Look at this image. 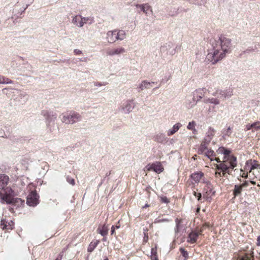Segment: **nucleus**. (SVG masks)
I'll return each instance as SVG.
<instances>
[{
	"label": "nucleus",
	"mask_w": 260,
	"mask_h": 260,
	"mask_svg": "<svg viewBox=\"0 0 260 260\" xmlns=\"http://www.w3.org/2000/svg\"><path fill=\"white\" fill-rule=\"evenodd\" d=\"M213 50L207 55V59L213 64L224 58L231 52V40L221 35L212 43Z\"/></svg>",
	"instance_id": "nucleus-1"
},
{
	"label": "nucleus",
	"mask_w": 260,
	"mask_h": 260,
	"mask_svg": "<svg viewBox=\"0 0 260 260\" xmlns=\"http://www.w3.org/2000/svg\"><path fill=\"white\" fill-rule=\"evenodd\" d=\"M218 164L215 165L216 172L215 177L220 178L226 177V174L231 175L233 170L237 165L232 164L218 162Z\"/></svg>",
	"instance_id": "nucleus-2"
},
{
	"label": "nucleus",
	"mask_w": 260,
	"mask_h": 260,
	"mask_svg": "<svg viewBox=\"0 0 260 260\" xmlns=\"http://www.w3.org/2000/svg\"><path fill=\"white\" fill-rule=\"evenodd\" d=\"M9 178L5 174H0V197L1 200L3 199H7L6 196L10 194L12 189L8 186Z\"/></svg>",
	"instance_id": "nucleus-3"
},
{
	"label": "nucleus",
	"mask_w": 260,
	"mask_h": 260,
	"mask_svg": "<svg viewBox=\"0 0 260 260\" xmlns=\"http://www.w3.org/2000/svg\"><path fill=\"white\" fill-rule=\"evenodd\" d=\"M209 144L202 142L198 149L199 154H203L208 157L211 161L216 160L217 162L220 161L219 157H216L215 153L211 148L208 147Z\"/></svg>",
	"instance_id": "nucleus-4"
},
{
	"label": "nucleus",
	"mask_w": 260,
	"mask_h": 260,
	"mask_svg": "<svg viewBox=\"0 0 260 260\" xmlns=\"http://www.w3.org/2000/svg\"><path fill=\"white\" fill-rule=\"evenodd\" d=\"M217 153L224 155L222 160H220L219 162L237 165V158L234 155L231 154V151L230 150L223 147H220L217 150Z\"/></svg>",
	"instance_id": "nucleus-5"
},
{
	"label": "nucleus",
	"mask_w": 260,
	"mask_h": 260,
	"mask_svg": "<svg viewBox=\"0 0 260 260\" xmlns=\"http://www.w3.org/2000/svg\"><path fill=\"white\" fill-rule=\"evenodd\" d=\"M61 116L62 122L68 124H73L81 120V115L74 111L63 113Z\"/></svg>",
	"instance_id": "nucleus-6"
},
{
	"label": "nucleus",
	"mask_w": 260,
	"mask_h": 260,
	"mask_svg": "<svg viewBox=\"0 0 260 260\" xmlns=\"http://www.w3.org/2000/svg\"><path fill=\"white\" fill-rule=\"evenodd\" d=\"M93 20L89 17H82L81 15H78L74 16L72 22L75 25L78 27H82L84 25L87 23H92Z\"/></svg>",
	"instance_id": "nucleus-7"
},
{
	"label": "nucleus",
	"mask_w": 260,
	"mask_h": 260,
	"mask_svg": "<svg viewBox=\"0 0 260 260\" xmlns=\"http://www.w3.org/2000/svg\"><path fill=\"white\" fill-rule=\"evenodd\" d=\"M13 196L14 191L12 190L10 194H8L6 196L7 199H3L2 202L3 203L6 202L9 204H12L17 207H19L24 203V200H22L21 199L18 198H14Z\"/></svg>",
	"instance_id": "nucleus-8"
},
{
	"label": "nucleus",
	"mask_w": 260,
	"mask_h": 260,
	"mask_svg": "<svg viewBox=\"0 0 260 260\" xmlns=\"http://www.w3.org/2000/svg\"><path fill=\"white\" fill-rule=\"evenodd\" d=\"M135 106L133 100H128L125 101L120 107L121 111L124 114H128L131 112Z\"/></svg>",
	"instance_id": "nucleus-9"
},
{
	"label": "nucleus",
	"mask_w": 260,
	"mask_h": 260,
	"mask_svg": "<svg viewBox=\"0 0 260 260\" xmlns=\"http://www.w3.org/2000/svg\"><path fill=\"white\" fill-rule=\"evenodd\" d=\"M145 171H153L156 173L159 174L164 171V168L160 162L157 161L152 164L147 165L145 168Z\"/></svg>",
	"instance_id": "nucleus-10"
},
{
	"label": "nucleus",
	"mask_w": 260,
	"mask_h": 260,
	"mask_svg": "<svg viewBox=\"0 0 260 260\" xmlns=\"http://www.w3.org/2000/svg\"><path fill=\"white\" fill-rule=\"evenodd\" d=\"M39 198L36 191H31L27 197L26 203L29 206H35L39 204Z\"/></svg>",
	"instance_id": "nucleus-11"
},
{
	"label": "nucleus",
	"mask_w": 260,
	"mask_h": 260,
	"mask_svg": "<svg viewBox=\"0 0 260 260\" xmlns=\"http://www.w3.org/2000/svg\"><path fill=\"white\" fill-rule=\"evenodd\" d=\"M249 185L248 181H245L241 184H236L233 190V194L234 198L241 195L242 189L243 188L247 187Z\"/></svg>",
	"instance_id": "nucleus-12"
},
{
	"label": "nucleus",
	"mask_w": 260,
	"mask_h": 260,
	"mask_svg": "<svg viewBox=\"0 0 260 260\" xmlns=\"http://www.w3.org/2000/svg\"><path fill=\"white\" fill-rule=\"evenodd\" d=\"M125 52V50L122 47H117L108 49L106 51V54L108 56L120 55Z\"/></svg>",
	"instance_id": "nucleus-13"
},
{
	"label": "nucleus",
	"mask_w": 260,
	"mask_h": 260,
	"mask_svg": "<svg viewBox=\"0 0 260 260\" xmlns=\"http://www.w3.org/2000/svg\"><path fill=\"white\" fill-rule=\"evenodd\" d=\"M201 235L202 234H199V231L197 228L195 230L191 231L189 233L187 238V242L191 244L196 243L199 236Z\"/></svg>",
	"instance_id": "nucleus-14"
},
{
	"label": "nucleus",
	"mask_w": 260,
	"mask_h": 260,
	"mask_svg": "<svg viewBox=\"0 0 260 260\" xmlns=\"http://www.w3.org/2000/svg\"><path fill=\"white\" fill-rule=\"evenodd\" d=\"M137 7L140 8L146 16H150L153 13L152 7L148 4L138 5Z\"/></svg>",
	"instance_id": "nucleus-15"
},
{
	"label": "nucleus",
	"mask_w": 260,
	"mask_h": 260,
	"mask_svg": "<svg viewBox=\"0 0 260 260\" xmlns=\"http://www.w3.org/2000/svg\"><path fill=\"white\" fill-rule=\"evenodd\" d=\"M105 40L109 44L116 42L114 29L109 30L106 32Z\"/></svg>",
	"instance_id": "nucleus-16"
},
{
	"label": "nucleus",
	"mask_w": 260,
	"mask_h": 260,
	"mask_svg": "<svg viewBox=\"0 0 260 260\" xmlns=\"http://www.w3.org/2000/svg\"><path fill=\"white\" fill-rule=\"evenodd\" d=\"M215 134V130L213 128L209 127L208 132L206 133V136L204 140L202 142L206 143L209 144L213 137Z\"/></svg>",
	"instance_id": "nucleus-17"
},
{
	"label": "nucleus",
	"mask_w": 260,
	"mask_h": 260,
	"mask_svg": "<svg viewBox=\"0 0 260 260\" xmlns=\"http://www.w3.org/2000/svg\"><path fill=\"white\" fill-rule=\"evenodd\" d=\"M1 226L3 230H12L14 227V223L12 220L7 221L5 219L1 220Z\"/></svg>",
	"instance_id": "nucleus-18"
},
{
	"label": "nucleus",
	"mask_w": 260,
	"mask_h": 260,
	"mask_svg": "<svg viewBox=\"0 0 260 260\" xmlns=\"http://www.w3.org/2000/svg\"><path fill=\"white\" fill-rule=\"evenodd\" d=\"M204 176V174L202 172H195L191 174V179L196 183L201 182Z\"/></svg>",
	"instance_id": "nucleus-19"
},
{
	"label": "nucleus",
	"mask_w": 260,
	"mask_h": 260,
	"mask_svg": "<svg viewBox=\"0 0 260 260\" xmlns=\"http://www.w3.org/2000/svg\"><path fill=\"white\" fill-rule=\"evenodd\" d=\"M154 138V140L158 143H164L166 142L167 139L166 134L161 132L157 133Z\"/></svg>",
	"instance_id": "nucleus-20"
},
{
	"label": "nucleus",
	"mask_w": 260,
	"mask_h": 260,
	"mask_svg": "<svg viewBox=\"0 0 260 260\" xmlns=\"http://www.w3.org/2000/svg\"><path fill=\"white\" fill-rule=\"evenodd\" d=\"M212 185L210 183H207L203 191V197L208 199V196L212 192Z\"/></svg>",
	"instance_id": "nucleus-21"
},
{
	"label": "nucleus",
	"mask_w": 260,
	"mask_h": 260,
	"mask_svg": "<svg viewBox=\"0 0 260 260\" xmlns=\"http://www.w3.org/2000/svg\"><path fill=\"white\" fill-rule=\"evenodd\" d=\"M155 82H149L146 81H143L139 85V88L141 90H143L145 89L150 88L152 87V84H154Z\"/></svg>",
	"instance_id": "nucleus-22"
},
{
	"label": "nucleus",
	"mask_w": 260,
	"mask_h": 260,
	"mask_svg": "<svg viewBox=\"0 0 260 260\" xmlns=\"http://www.w3.org/2000/svg\"><path fill=\"white\" fill-rule=\"evenodd\" d=\"M248 164L251 166L250 169L252 170L254 169H260V164L257 160L254 159H249L248 160Z\"/></svg>",
	"instance_id": "nucleus-23"
},
{
	"label": "nucleus",
	"mask_w": 260,
	"mask_h": 260,
	"mask_svg": "<svg viewBox=\"0 0 260 260\" xmlns=\"http://www.w3.org/2000/svg\"><path fill=\"white\" fill-rule=\"evenodd\" d=\"M236 260H253V256L249 253H244L243 254H239Z\"/></svg>",
	"instance_id": "nucleus-24"
},
{
	"label": "nucleus",
	"mask_w": 260,
	"mask_h": 260,
	"mask_svg": "<svg viewBox=\"0 0 260 260\" xmlns=\"http://www.w3.org/2000/svg\"><path fill=\"white\" fill-rule=\"evenodd\" d=\"M44 116L48 123L54 121L56 118V114L53 113H47L46 114H44Z\"/></svg>",
	"instance_id": "nucleus-25"
},
{
	"label": "nucleus",
	"mask_w": 260,
	"mask_h": 260,
	"mask_svg": "<svg viewBox=\"0 0 260 260\" xmlns=\"http://www.w3.org/2000/svg\"><path fill=\"white\" fill-rule=\"evenodd\" d=\"M117 33L119 36V41H122L125 39L127 37L126 31L123 29H117Z\"/></svg>",
	"instance_id": "nucleus-26"
},
{
	"label": "nucleus",
	"mask_w": 260,
	"mask_h": 260,
	"mask_svg": "<svg viewBox=\"0 0 260 260\" xmlns=\"http://www.w3.org/2000/svg\"><path fill=\"white\" fill-rule=\"evenodd\" d=\"M179 130V123H176L172 128L168 130L167 134L168 136L173 135Z\"/></svg>",
	"instance_id": "nucleus-27"
},
{
	"label": "nucleus",
	"mask_w": 260,
	"mask_h": 260,
	"mask_svg": "<svg viewBox=\"0 0 260 260\" xmlns=\"http://www.w3.org/2000/svg\"><path fill=\"white\" fill-rule=\"evenodd\" d=\"M99 233L103 236H105L108 234L109 228L108 225L104 224L101 229H99Z\"/></svg>",
	"instance_id": "nucleus-28"
},
{
	"label": "nucleus",
	"mask_w": 260,
	"mask_h": 260,
	"mask_svg": "<svg viewBox=\"0 0 260 260\" xmlns=\"http://www.w3.org/2000/svg\"><path fill=\"white\" fill-rule=\"evenodd\" d=\"M213 95L214 96H217L218 98L224 99L226 98V94H225L224 91H220L218 93V91H216L215 93H213Z\"/></svg>",
	"instance_id": "nucleus-29"
},
{
	"label": "nucleus",
	"mask_w": 260,
	"mask_h": 260,
	"mask_svg": "<svg viewBox=\"0 0 260 260\" xmlns=\"http://www.w3.org/2000/svg\"><path fill=\"white\" fill-rule=\"evenodd\" d=\"M99 242L96 241L95 242H92L90 243L88 247V251L89 252H92L94 249L96 247L98 244Z\"/></svg>",
	"instance_id": "nucleus-30"
},
{
	"label": "nucleus",
	"mask_w": 260,
	"mask_h": 260,
	"mask_svg": "<svg viewBox=\"0 0 260 260\" xmlns=\"http://www.w3.org/2000/svg\"><path fill=\"white\" fill-rule=\"evenodd\" d=\"M211 226L212 225L210 224L209 222H205L202 225L201 229L198 230L199 231V234H202L203 232L206 228H210Z\"/></svg>",
	"instance_id": "nucleus-31"
},
{
	"label": "nucleus",
	"mask_w": 260,
	"mask_h": 260,
	"mask_svg": "<svg viewBox=\"0 0 260 260\" xmlns=\"http://www.w3.org/2000/svg\"><path fill=\"white\" fill-rule=\"evenodd\" d=\"M13 81L10 79L0 76V84H11Z\"/></svg>",
	"instance_id": "nucleus-32"
},
{
	"label": "nucleus",
	"mask_w": 260,
	"mask_h": 260,
	"mask_svg": "<svg viewBox=\"0 0 260 260\" xmlns=\"http://www.w3.org/2000/svg\"><path fill=\"white\" fill-rule=\"evenodd\" d=\"M203 89H199L196 90L193 93V98L195 99V96H199V99H198L197 100H199L202 98L203 94L202 93Z\"/></svg>",
	"instance_id": "nucleus-33"
},
{
	"label": "nucleus",
	"mask_w": 260,
	"mask_h": 260,
	"mask_svg": "<svg viewBox=\"0 0 260 260\" xmlns=\"http://www.w3.org/2000/svg\"><path fill=\"white\" fill-rule=\"evenodd\" d=\"M156 248H152L151 249V259L152 260H158L157 256V252H156Z\"/></svg>",
	"instance_id": "nucleus-34"
},
{
	"label": "nucleus",
	"mask_w": 260,
	"mask_h": 260,
	"mask_svg": "<svg viewBox=\"0 0 260 260\" xmlns=\"http://www.w3.org/2000/svg\"><path fill=\"white\" fill-rule=\"evenodd\" d=\"M196 125V124L195 121H192L191 122H190L187 125V128L188 129L192 131L193 133H194V132L196 131V129H195Z\"/></svg>",
	"instance_id": "nucleus-35"
},
{
	"label": "nucleus",
	"mask_w": 260,
	"mask_h": 260,
	"mask_svg": "<svg viewBox=\"0 0 260 260\" xmlns=\"http://www.w3.org/2000/svg\"><path fill=\"white\" fill-rule=\"evenodd\" d=\"M180 252H181V255L184 257V260H187L188 257L187 252L183 248H180Z\"/></svg>",
	"instance_id": "nucleus-36"
},
{
	"label": "nucleus",
	"mask_w": 260,
	"mask_h": 260,
	"mask_svg": "<svg viewBox=\"0 0 260 260\" xmlns=\"http://www.w3.org/2000/svg\"><path fill=\"white\" fill-rule=\"evenodd\" d=\"M251 166L249 164H248V160L246 161L245 163V165L244 168V170L247 173H250L252 172V169H250Z\"/></svg>",
	"instance_id": "nucleus-37"
},
{
	"label": "nucleus",
	"mask_w": 260,
	"mask_h": 260,
	"mask_svg": "<svg viewBox=\"0 0 260 260\" xmlns=\"http://www.w3.org/2000/svg\"><path fill=\"white\" fill-rule=\"evenodd\" d=\"M253 129L254 131H258L260 129V121H256L252 123Z\"/></svg>",
	"instance_id": "nucleus-38"
},
{
	"label": "nucleus",
	"mask_w": 260,
	"mask_h": 260,
	"mask_svg": "<svg viewBox=\"0 0 260 260\" xmlns=\"http://www.w3.org/2000/svg\"><path fill=\"white\" fill-rule=\"evenodd\" d=\"M232 134V128L230 127H229L226 129H225L223 131V134L224 136L230 137Z\"/></svg>",
	"instance_id": "nucleus-39"
},
{
	"label": "nucleus",
	"mask_w": 260,
	"mask_h": 260,
	"mask_svg": "<svg viewBox=\"0 0 260 260\" xmlns=\"http://www.w3.org/2000/svg\"><path fill=\"white\" fill-rule=\"evenodd\" d=\"M208 101L209 103L214 104L215 105H218L219 104V100L216 98L209 99Z\"/></svg>",
	"instance_id": "nucleus-40"
},
{
	"label": "nucleus",
	"mask_w": 260,
	"mask_h": 260,
	"mask_svg": "<svg viewBox=\"0 0 260 260\" xmlns=\"http://www.w3.org/2000/svg\"><path fill=\"white\" fill-rule=\"evenodd\" d=\"M67 181L69 183H70V184H71L72 185H74L75 184V180L73 178H72L70 176L67 177Z\"/></svg>",
	"instance_id": "nucleus-41"
},
{
	"label": "nucleus",
	"mask_w": 260,
	"mask_h": 260,
	"mask_svg": "<svg viewBox=\"0 0 260 260\" xmlns=\"http://www.w3.org/2000/svg\"><path fill=\"white\" fill-rule=\"evenodd\" d=\"M241 171V173H240V176L243 177V178H247L248 177V173H247L245 171H244V170L243 169H241L240 170Z\"/></svg>",
	"instance_id": "nucleus-42"
},
{
	"label": "nucleus",
	"mask_w": 260,
	"mask_h": 260,
	"mask_svg": "<svg viewBox=\"0 0 260 260\" xmlns=\"http://www.w3.org/2000/svg\"><path fill=\"white\" fill-rule=\"evenodd\" d=\"M168 221V220L166 219H160V218H156L155 219L154 223H159V222H165V221Z\"/></svg>",
	"instance_id": "nucleus-43"
},
{
	"label": "nucleus",
	"mask_w": 260,
	"mask_h": 260,
	"mask_svg": "<svg viewBox=\"0 0 260 260\" xmlns=\"http://www.w3.org/2000/svg\"><path fill=\"white\" fill-rule=\"evenodd\" d=\"M193 195L196 197L198 199V200H200L201 199V197H202V194L201 193H198L196 191H193Z\"/></svg>",
	"instance_id": "nucleus-44"
},
{
	"label": "nucleus",
	"mask_w": 260,
	"mask_h": 260,
	"mask_svg": "<svg viewBox=\"0 0 260 260\" xmlns=\"http://www.w3.org/2000/svg\"><path fill=\"white\" fill-rule=\"evenodd\" d=\"M74 53L76 55H81L82 54V51L78 49H75L74 50Z\"/></svg>",
	"instance_id": "nucleus-45"
},
{
	"label": "nucleus",
	"mask_w": 260,
	"mask_h": 260,
	"mask_svg": "<svg viewBox=\"0 0 260 260\" xmlns=\"http://www.w3.org/2000/svg\"><path fill=\"white\" fill-rule=\"evenodd\" d=\"M251 129H253V125L252 124H247L246 126H245V131H249V130H250Z\"/></svg>",
	"instance_id": "nucleus-46"
},
{
	"label": "nucleus",
	"mask_w": 260,
	"mask_h": 260,
	"mask_svg": "<svg viewBox=\"0 0 260 260\" xmlns=\"http://www.w3.org/2000/svg\"><path fill=\"white\" fill-rule=\"evenodd\" d=\"M160 201L165 203H168V200L166 197H160Z\"/></svg>",
	"instance_id": "nucleus-47"
},
{
	"label": "nucleus",
	"mask_w": 260,
	"mask_h": 260,
	"mask_svg": "<svg viewBox=\"0 0 260 260\" xmlns=\"http://www.w3.org/2000/svg\"><path fill=\"white\" fill-rule=\"evenodd\" d=\"M6 136V135L4 131L0 128V137L4 138Z\"/></svg>",
	"instance_id": "nucleus-48"
},
{
	"label": "nucleus",
	"mask_w": 260,
	"mask_h": 260,
	"mask_svg": "<svg viewBox=\"0 0 260 260\" xmlns=\"http://www.w3.org/2000/svg\"><path fill=\"white\" fill-rule=\"evenodd\" d=\"M114 31H115V41H116V42L117 41H119V36H118V35H117L118 33H117V29H114Z\"/></svg>",
	"instance_id": "nucleus-49"
},
{
	"label": "nucleus",
	"mask_w": 260,
	"mask_h": 260,
	"mask_svg": "<svg viewBox=\"0 0 260 260\" xmlns=\"http://www.w3.org/2000/svg\"><path fill=\"white\" fill-rule=\"evenodd\" d=\"M16 92L23 97L27 95L26 93L21 92L19 90H16Z\"/></svg>",
	"instance_id": "nucleus-50"
},
{
	"label": "nucleus",
	"mask_w": 260,
	"mask_h": 260,
	"mask_svg": "<svg viewBox=\"0 0 260 260\" xmlns=\"http://www.w3.org/2000/svg\"><path fill=\"white\" fill-rule=\"evenodd\" d=\"M105 84L102 82H96L94 83V86H104Z\"/></svg>",
	"instance_id": "nucleus-51"
},
{
	"label": "nucleus",
	"mask_w": 260,
	"mask_h": 260,
	"mask_svg": "<svg viewBox=\"0 0 260 260\" xmlns=\"http://www.w3.org/2000/svg\"><path fill=\"white\" fill-rule=\"evenodd\" d=\"M114 231H115V227H114V226H112V227L111 228V233L112 235L114 233Z\"/></svg>",
	"instance_id": "nucleus-52"
},
{
	"label": "nucleus",
	"mask_w": 260,
	"mask_h": 260,
	"mask_svg": "<svg viewBox=\"0 0 260 260\" xmlns=\"http://www.w3.org/2000/svg\"><path fill=\"white\" fill-rule=\"evenodd\" d=\"M149 207V205L147 204H146L143 207V208H146L147 207Z\"/></svg>",
	"instance_id": "nucleus-53"
},
{
	"label": "nucleus",
	"mask_w": 260,
	"mask_h": 260,
	"mask_svg": "<svg viewBox=\"0 0 260 260\" xmlns=\"http://www.w3.org/2000/svg\"><path fill=\"white\" fill-rule=\"evenodd\" d=\"M62 258V255H60L59 257L56 258L55 260H61Z\"/></svg>",
	"instance_id": "nucleus-54"
},
{
	"label": "nucleus",
	"mask_w": 260,
	"mask_h": 260,
	"mask_svg": "<svg viewBox=\"0 0 260 260\" xmlns=\"http://www.w3.org/2000/svg\"><path fill=\"white\" fill-rule=\"evenodd\" d=\"M148 236H145V237H144V241H147V240H148Z\"/></svg>",
	"instance_id": "nucleus-55"
},
{
	"label": "nucleus",
	"mask_w": 260,
	"mask_h": 260,
	"mask_svg": "<svg viewBox=\"0 0 260 260\" xmlns=\"http://www.w3.org/2000/svg\"><path fill=\"white\" fill-rule=\"evenodd\" d=\"M178 226H179V222L176 221V228H177V229H178Z\"/></svg>",
	"instance_id": "nucleus-56"
},
{
	"label": "nucleus",
	"mask_w": 260,
	"mask_h": 260,
	"mask_svg": "<svg viewBox=\"0 0 260 260\" xmlns=\"http://www.w3.org/2000/svg\"><path fill=\"white\" fill-rule=\"evenodd\" d=\"M114 227H115V229H119V228H120V226H119V225H116V226H114Z\"/></svg>",
	"instance_id": "nucleus-57"
},
{
	"label": "nucleus",
	"mask_w": 260,
	"mask_h": 260,
	"mask_svg": "<svg viewBox=\"0 0 260 260\" xmlns=\"http://www.w3.org/2000/svg\"><path fill=\"white\" fill-rule=\"evenodd\" d=\"M250 183L251 184H254V185L255 184V182L254 181H250Z\"/></svg>",
	"instance_id": "nucleus-58"
},
{
	"label": "nucleus",
	"mask_w": 260,
	"mask_h": 260,
	"mask_svg": "<svg viewBox=\"0 0 260 260\" xmlns=\"http://www.w3.org/2000/svg\"><path fill=\"white\" fill-rule=\"evenodd\" d=\"M200 208H198L197 209V212H199L200 211Z\"/></svg>",
	"instance_id": "nucleus-59"
},
{
	"label": "nucleus",
	"mask_w": 260,
	"mask_h": 260,
	"mask_svg": "<svg viewBox=\"0 0 260 260\" xmlns=\"http://www.w3.org/2000/svg\"><path fill=\"white\" fill-rule=\"evenodd\" d=\"M179 222H180V224L181 223L182 221L180 219V220H179Z\"/></svg>",
	"instance_id": "nucleus-60"
},
{
	"label": "nucleus",
	"mask_w": 260,
	"mask_h": 260,
	"mask_svg": "<svg viewBox=\"0 0 260 260\" xmlns=\"http://www.w3.org/2000/svg\"><path fill=\"white\" fill-rule=\"evenodd\" d=\"M104 260H109L108 258H105Z\"/></svg>",
	"instance_id": "nucleus-61"
}]
</instances>
